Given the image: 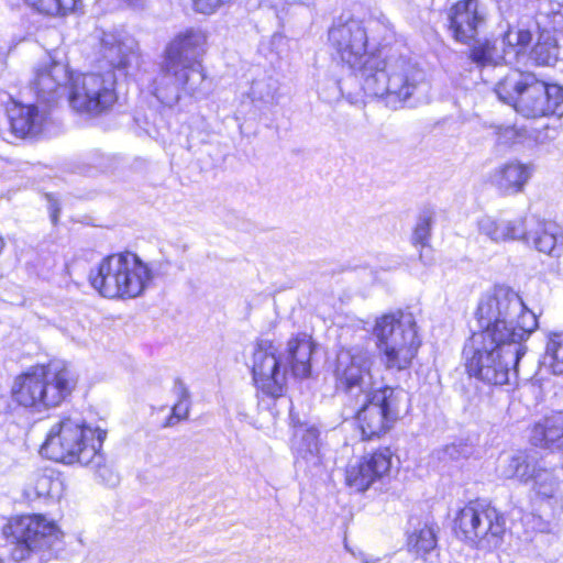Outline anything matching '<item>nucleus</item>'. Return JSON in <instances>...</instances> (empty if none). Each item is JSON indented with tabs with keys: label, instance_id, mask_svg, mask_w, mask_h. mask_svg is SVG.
<instances>
[{
	"label": "nucleus",
	"instance_id": "obj_41",
	"mask_svg": "<svg viewBox=\"0 0 563 563\" xmlns=\"http://www.w3.org/2000/svg\"><path fill=\"white\" fill-rule=\"evenodd\" d=\"M230 1L231 0H192V5L199 13L211 14Z\"/></svg>",
	"mask_w": 563,
	"mask_h": 563
},
{
	"label": "nucleus",
	"instance_id": "obj_10",
	"mask_svg": "<svg viewBox=\"0 0 563 563\" xmlns=\"http://www.w3.org/2000/svg\"><path fill=\"white\" fill-rule=\"evenodd\" d=\"M112 70L88 73L73 79L69 104L79 113L99 115L109 111L118 100Z\"/></svg>",
	"mask_w": 563,
	"mask_h": 563
},
{
	"label": "nucleus",
	"instance_id": "obj_45",
	"mask_svg": "<svg viewBox=\"0 0 563 563\" xmlns=\"http://www.w3.org/2000/svg\"><path fill=\"white\" fill-rule=\"evenodd\" d=\"M98 168L102 172H106L110 168L112 158L109 156H100L98 157Z\"/></svg>",
	"mask_w": 563,
	"mask_h": 563
},
{
	"label": "nucleus",
	"instance_id": "obj_33",
	"mask_svg": "<svg viewBox=\"0 0 563 563\" xmlns=\"http://www.w3.org/2000/svg\"><path fill=\"white\" fill-rule=\"evenodd\" d=\"M279 82L269 75L256 78L252 81L250 97L253 102L274 103L277 100Z\"/></svg>",
	"mask_w": 563,
	"mask_h": 563
},
{
	"label": "nucleus",
	"instance_id": "obj_46",
	"mask_svg": "<svg viewBox=\"0 0 563 563\" xmlns=\"http://www.w3.org/2000/svg\"><path fill=\"white\" fill-rule=\"evenodd\" d=\"M129 7L133 8V9H143L146 3H147V0H123Z\"/></svg>",
	"mask_w": 563,
	"mask_h": 563
},
{
	"label": "nucleus",
	"instance_id": "obj_5",
	"mask_svg": "<svg viewBox=\"0 0 563 563\" xmlns=\"http://www.w3.org/2000/svg\"><path fill=\"white\" fill-rule=\"evenodd\" d=\"M495 92L526 118L563 115V88L539 80L532 73L510 70L497 82Z\"/></svg>",
	"mask_w": 563,
	"mask_h": 563
},
{
	"label": "nucleus",
	"instance_id": "obj_21",
	"mask_svg": "<svg viewBox=\"0 0 563 563\" xmlns=\"http://www.w3.org/2000/svg\"><path fill=\"white\" fill-rule=\"evenodd\" d=\"M532 174L531 164L514 159L496 167L490 174V183L503 195H517L523 191Z\"/></svg>",
	"mask_w": 563,
	"mask_h": 563
},
{
	"label": "nucleus",
	"instance_id": "obj_14",
	"mask_svg": "<svg viewBox=\"0 0 563 563\" xmlns=\"http://www.w3.org/2000/svg\"><path fill=\"white\" fill-rule=\"evenodd\" d=\"M252 374L260 390L271 397L283 395L286 371L277 357V349L269 340H260L253 352Z\"/></svg>",
	"mask_w": 563,
	"mask_h": 563
},
{
	"label": "nucleus",
	"instance_id": "obj_35",
	"mask_svg": "<svg viewBox=\"0 0 563 563\" xmlns=\"http://www.w3.org/2000/svg\"><path fill=\"white\" fill-rule=\"evenodd\" d=\"M38 13L49 16H65L77 8L81 0H24Z\"/></svg>",
	"mask_w": 563,
	"mask_h": 563
},
{
	"label": "nucleus",
	"instance_id": "obj_12",
	"mask_svg": "<svg viewBox=\"0 0 563 563\" xmlns=\"http://www.w3.org/2000/svg\"><path fill=\"white\" fill-rule=\"evenodd\" d=\"M399 393L385 386L364 395V404L356 413L364 440L380 437L398 419Z\"/></svg>",
	"mask_w": 563,
	"mask_h": 563
},
{
	"label": "nucleus",
	"instance_id": "obj_19",
	"mask_svg": "<svg viewBox=\"0 0 563 563\" xmlns=\"http://www.w3.org/2000/svg\"><path fill=\"white\" fill-rule=\"evenodd\" d=\"M68 80L67 66L47 57L35 67L30 86L38 101L52 103L60 96Z\"/></svg>",
	"mask_w": 563,
	"mask_h": 563
},
{
	"label": "nucleus",
	"instance_id": "obj_9",
	"mask_svg": "<svg viewBox=\"0 0 563 563\" xmlns=\"http://www.w3.org/2000/svg\"><path fill=\"white\" fill-rule=\"evenodd\" d=\"M507 241H520L539 253L559 256V247L563 245V229L534 214L497 220L496 243Z\"/></svg>",
	"mask_w": 563,
	"mask_h": 563
},
{
	"label": "nucleus",
	"instance_id": "obj_2",
	"mask_svg": "<svg viewBox=\"0 0 563 563\" xmlns=\"http://www.w3.org/2000/svg\"><path fill=\"white\" fill-rule=\"evenodd\" d=\"M106 437L104 430L90 428L79 413L62 415L51 424L41 452L59 463L90 466L102 481L114 486L118 476L104 465L101 453Z\"/></svg>",
	"mask_w": 563,
	"mask_h": 563
},
{
	"label": "nucleus",
	"instance_id": "obj_34",
	"mask_svg": "<svg viewBox=\"0 0 563 563\" xmlns=\"http://www.w3.org/2000/svg\"><path fill=\"white\" fill-rule=\"evenodd\" d=\"M174 393L177 402L172 408L170 416L166 419L164 427H173L181 420H186L190 410V393L184 382L177 379L174 385Z\"/></svg>",
	"mask_w": 563,
	"mask_h": 563
},
{
	"label": "nucleus",
	"instance_id": "obj_26",
	"mask_svg": "<svg viewBox=\"0 0 563 563\" xmlns=\"http://www.w3.org/2000/svg\"><path fill=\"white\" fill-rule=\"evenodd\" d=\"M487 505L481 500L471 501L457 512L454 519L456 534L472 545H475L478 538V528Z\"/></svg>",
	"mask_w": 563,
	"mask_h": 563
},
{
	"label": "nucleus",
	"instance_id": "obj_44",
	"mask_svg": "<svg viewBox=\"0 0 563 563\" xmlns=\"http://www.w3.org/2000/svg\"><path fill=\"white\" fill-rule=\"evenodd\" d=\"M518 137V131L514 126H500L497 130V139L501 144H510Z\"/></svg>",
	"mask_w": 563,
	"mask_h": 563
},
{
	"label": "nucleus",
	"instance_id": "obj_20",
	"mask_svg": "<svg viewBox=\"0 0 563 563\" xmlns=\"http://www.w3.org/2000/svg\"><path fill=\"white\" fill-rule=\"evenodd\" d=\"M484 23L485 12L478 0H462L451 9L450 30L457 42L467 44L475 40Z\"/></svg>",
	"mask_w": 563,
	"mask_h": 563
},
{
	"label": "nucleus",
	"instance_id": "obj_36",
	"mask_svg": "<svg viewBox=\"0 0 563 563\" xmlns=\"http://www.w3.org/2000/svg\"><path fill=\"white\" fill-rule=\"evenodd\" d=\"M533 488L537 494L544 498H551L555 495L559 481L552 470L542 468L540 466L533 467L532 478Z\"/></svg>",
	"mask_w": 563,
	"mask_h": 563
},
{
	"label": "nucleus",
	"instance_id": "obj_50",
	"mask_svg": "<svg viewBox=\"0 0 563 563\" xmlns=\"http://www.w3.org/2000/svg\"><path fill=\"white\" fill-rule=\"evenodd\" d=\"M53 220L55 221L57 216L55 213L52 214Z\"/></svg>",
	"mask_w": 563,
	"mask_h": 563
},
{
	"label": "nucleus",
	"instance_id": "obj_24",
	"mask_svg": "<svg viewBox=\"0 0 563 563\" xmlns=\"http://www.w3.org/2000/svg\"><path fill=\"white\" fill-rule=\"evenodd\" d=\"M313 350L314 342L307 333H298L289 339L286 355L294 376L305 378L310 375Z\"/></svg>",
	"mask_w": 563,
	"mask_h": 563
},
{
	"label": "nucleus",
	"instance_id": "obj_40",
	"mask_svg": "<svg viewBox=\"0 0 563 563\" xmlns=\"http://www.w3.org/2000/svg\"><path fill=\"white\" fill-rule=\"evenodd\" d=\"M497 220L489 216H483L477 220V230L481 234L496 242Z\"/></svg>",
	"mask_w": 563,
	"mask_h": 563
},
{
	"label": "nucleus",
	"instance_id": "obj_3",
	"mask_svg": "<svg viewBox=\"0 0 563 563\" xmlns=\"http://www.w3.org/2000/svg\"><path fill=\"white\" fill-rule=\"evenodd\" d=\"M364 92L372 97H394L399 101L413 103L428 97L430 85L424 70L404 55L389 54L383 49L378 59L365 68L361 84Z\"/></svg>",
	"mask_w": 563,
	"mask_h": 563
},
{
	"label": "nucleus",
	"instance_id": "obj_22",
	"mask_svg": "<svg viewBox=\"0 0 563 563\" xmlns=\"http://www.w3.org/2000/svg\"><path fill=\"white\" fill-rule=\"evenodd\" d=\"M101 54L113 68L123 69L136 59V43L128 35L106 33L101 38Z\"/></svg>",
	"mask_w": 563,
	"mask_h": 563
},
{
	"label": "nucleus",
	"instance_id": "obj_27",
	"mask_svg": "<svg viewBox=\"0 0 563 563\" xmlns=\"http://www.w3.org/2000/svg\"><path fill=\"white\" fill-rule=\"evenodd\" d=\"M531 442L534 445L549 449H563V413L544 418L531 431Z\"/></svg>",
	"mask_w": 563,
	"mask_h": 563
},
{
	"label": "nucleus",
	"instance_id": "obj_37",
	"mask_svg": "<svg viewBox=\"0 0 563 563\" xmlns=\"http://www.w3.org/2000/svg\"><path fill=\"white\" fill-rule=\"evenodd\" d=\"M545 357L553 374L563 375V332L549 338Z\"/></svg>",
	"mask_w": 563,
	"mask_h": 563
},
{
	"label": "nucleus",
	"instance_id": "obj_8",
	"mask_svg": "<svg viewBox=\"0 0 563 563\" xmlns=\"http://www.w3.org/2000/svg\"><path fill=\"white\" fill-rule=\"evenodd\" d=\"M373 334L387 369L404 371L410 366L420 346L411 314L387 313L377 318Z\"/></svg>",
	"mask_w": 563,
	"mask_h": 563
},
{
	"label": "nucleus",
	"instance_id": "obj_23",
	"mask_svg": "<svg viewBox=\"0 0 563 563\" xmlns=\"http://www.w3.org/2000/svg\"><path fill=\"white\" fill-rule=\"evenodd\" d=\"M478 529L475 547L484 551H492L504 542L506 520L496 508L488 504Z\"/></svg>",
	"mask_w": 563,
	"mask_h": 563
},
{
	"label": "nucleus",
	"instance_id": "obj_1",
	"mask_svg": "<svg viewBox=\"0 0 563 563\" xmlns=\"http://www.w3.org/2000/svg\"><path fill=\"white\" fill-rule=\"evenodd\" d=\"M475 317L479 331L464 345L470 376L489 384L509 383L527 353L526 342L538 328V319L518 292L498 286L481 298Z\"/></svg>",
	"mask_w": 563,
	"mask_h": 563
},
{
	"label": "nucleus",
	"instance_id": "obj_48",
	"mask_svg": "<svg viewBox=\"0 0 563 563\" xmlns=\"http://www.w3.org/2000/svg\"><path fill=\"white\" fill-rule=\"evenodd\" d=\"M48 482H49V478H48V477H45V476H44V477H41V478L38 479V483H37V487H38V489H40V488H42V487H44V485H46Z\"/></svg>",
	"mask_w": 563,
	"mask_h": 563
},
{
	"label": "nucleus",
	"instance_id": "obj_25",
	"mask_svg": "<svg viewBox=\"0 0 563 563\" xmlns=\"http://www.w3.org/2000/svg\"><path fill=\"white\" fill-rule=\"evenodd\" d=\"M291 449L297 460L316 465L319 463V430L307 423L294 426Z\"/></svg>",
	"mask_w": 563,
	"mask_h": 563
},
{
	"label": "nucleus",
	"instance_id": "obj_11",
	"mask_svg": "<svg viewBox=\"0 0 563 563\" xmlns=\"http://www.w3.org/2000/svg\"><path fill=\"white\" fill-rule=\"evenodd\" d=\"M206 90L205 73L187 71L163 60L152 82V93L169 108L178 104L183 97L200 98Z\"/></svg>",
	"mask_w": 563,
	"mask_h": 563
},
{
	"label": "nucleus",
	"instance_id": "obj_49",
	"mask_svg": "<svg viewBox=\"0 0 563 563\" xmlns=\"http://www.w3.org/2000/svg\"><path fill=\"white\" fill-rule=\"evenodd\" d=\"M285 1L288 3H296V2H300L301 0H285Z\"/></svg>",
	"mask_w": 563,
	"mask_h": 563
},
{
	"label": "nucleus",
	"instance_id": "obj_17",
	"mask_svg": "<svg viewBox=\"0 0 563 563\" xmlns=\"http://www.w3.org/2000/svg\"><path fill=\"white\" fill-rule=\"evenodd\" d=\"M0 103L7 114L10 131L20 139L38 135L47 120V111L37 106L24 104L7 92H0Z\"/></svg>",
	"mask_w": 563,
	"mask_h": 563
},
{
	"label": "nucleus",
	"instance_id": "obj_42",
	"mask_svg": "<svg viewBox=\"0 0 563 563\" xmlns=\"http://www.w3.org/2000/svg\"><path fill=\"white\" fill-rule=\"evenodd\" d=\"M230 1L231 0H192V5L199 13L211 14Z\"/></svg>",
	"mask_w": 563,
	"mask_h": 563
},
{
	"label": "nucleus",
	"instance_id": "obj_15",
	"mask_svg": "<svg viewBox=\"0 0 563 563\" xmlns=\"http://www.w3.org/2000/svg\"><path fill=\"white\" fill-rule=\"evenodd\" d=\"M206 42V34L201 30L186 29L167 44L163 62L187 71L205 73L199 59L205 53Z\"/></svg>",
	"mask_w": 563,
	"mask_h": 563
},
{
	"label": "nucleus",
	"instance_id": "obj_29",
	"mask_svg": "<svg viewBox=\"0 0 563 563\" xmlns=\"http://www.w3.org/2000/svg\"><path fill=\"white\" fill-rule=\"evenodd\" d=\"M537 467L525 452H517L504 456L498 465L500 476L504 478H517L528 483L532 478V470Z\"/></svg>",
	"mask_w": 563,
	"mask_h": 563
},
{
	"label": "nucleus",
	"instance_id": "obj_30",
	"mask_svg": "<svg viewBox=\"0 0 563 563\" xmlns=\"http://www.w3.org/2000/svg\"><path fill=\"white\" fill-rule=\"evenodd\" d=\"M559 53L560 48L554 33L550 30H542L529 56L538 66H552L558 62Z\"/></svg>",
	"mask_w": 563,
	"mask_h": 563
},
{
	"label": "nucleus",
	"instance_id": "obj_13",
	"mask_svg": "<svg viewBox=\"0 0 563 563\" xmlns=\"http://www.w3.org/2000/svg\"><path fill=\"white\" fill-rule=\"evenodd\" d=\"M372 365L367 349L358 345L341 349L333 369L336 389L355 396L372 391Z\"/></svg>",
	"mask_w": 563,
	"mask_h": 563
},
{
	"label": "nucleus",
	"instance_id": "obj_43",
	"mask_svg": "<svg viewBox=\"0 0 563 563\" xmlns=\"http://www.w3.org/2000/svg\"><path fill=\"white\" fill-rule=\"evenodd\" d=\"M230 1L231 0H192V5L199 13L211 14Z\"/></svg>",
	"mask_w": 563,
	"mask_h": 563
},
{
	"label": "nucleus",
	"instance_id": "obj_6",
	"mask_svg": "<svg viewBox=\"0 0 563 563\" xmlns=\"http://www.w3.org/2000/svg\"><path fill=\"white\" fill-rule=\"evenodd\" d=\"M372 40L377 41L382 48L375 53H367V30L357 20H349L336 24L329 31V42L333 54L339 60L360 77L361 84L365 78V68L374 59H378L384 47L394 38L393 25L386 19L369 22Z\"/></svg>",
	"mask_w": 563,
	"mask_h": 563
},
{
	"label": "nucleus",
	"instance_id": "obj_31",
	"mask_svg": "<svg viewBox=\"0 0 563 563\" xmlns=\"http://www.w3.org/2000/svg\"><path fill=\"white\" fill-rule=\"evenodd\" d=\"M438 539L435 529L427 523L419 526L408 536V550L415 555L427 559L437 548Z\"/></svg>",
	"mask_w": 563,
	"mask_h": 563
},
{
	"label": "nucleus",
	"instance_id": "obj_4",
	"mask_svg": "<svg viewBox=\"0 0 563 563\" xmlns=\"http://www.w3.org/2000/svg\"><path fill=\"white\" fill-rule=\"evenodd\" d=\"M76 385L77 377L68 366L49 363L33 366L18 375L11 395L18 405L40 412L65 401Z\"/></svg>",
	"mask_w": 563,
	"mask_h": 563
},
{
	"label": "nucleus",
	"instance_id": "obj_7",
	"mask_svg": "<svg viewBox=\"0 0 563 563\" xmlns=\"http://www.w3.org/2000/svg\"><path fill=\"white\" fill-rule=\"evenodd\" d=\"M153 278L151 269L135 254H112L89 273L93 289L106 298H136Z\"/></svg>",
	"mask_w": 563,
	"mask_h": 563
},
{
	"label": "nucleus",
	"instance_id": "obj_32",
	"mask_svg": "<svg viewBox=\"0 0 563 563\" xmlns=\"http://www.w3.org/2000/svg\"><path fill=\"white\" fill-rule=\"evenodd\" d=\"M470 58L478 66L498 65L506 63L503 48L497 47L496 42L489 40L478 41L470 51Z\"/></svg>",
	"mask_w": 563,
	"mask_h": 563
},
{
	"label": "nucleus",
	"instance_id": "obj_39",
	"mask_svg": "<svg viewBox=\"0 0 563 563\" xmlns=\"http://www.w3.org/2000/svg\"><path fill=\"white\" fill-rule=\"evenodd\" d=\"M16 543L12 549L11 555L14 561H23L29 559L32 554L37 553L30 542H25V539L15 538Z\"/></svg>",
	"mask_w": 563,
	"mask_h": 563
},
{
	"label": "nucleus",
	"instance_id": "obj_47",
	"mask_svg": "<svg viewBox=\"0 0 563 563\" xmlns=\"http://www.w3.org/2000/svg\"><path fill=\"white\" fill-rule=\"evenodd\" d=\"M342 95V88L340 86V82H335L334 84V92H333V97H339Z\"/></svg>",
	"mask_w": 563,
	"mask_h": 563
},
{
	"label": "nucleus",
	"instance_id": "obj_28",
	"mask_svg": "<svg viewBox=\"0 0 563 563\" xmlns=\"http://www.w3.org/2000/svg\"><path fill=\"white\" fill-rule=\"evenodd\" d=\"M532 42V33L521 25L509 26L501 38V48L506 56V63L512 64L526 56L527 48Z\"/></svg>",
	"mask_w": 563,
	"mask_h": 563
},
{
	"label": "nucleus",
	"instance_id": "obj_16",
	"mask_svg": "<svg viewBox=\"0 0 563 563\" xmlns=\"http://www.w3.org/2000/svg\"><path fill=\"white\" fill-rule=\"evenodd\" d=\"M393 454L382 449L351 462L345 472L346 484L356 492H365L389 475Z\"/></svg>",
	"mask_w": 563,
	"mask_h": 563
},
{
	"label": "nucleus",
	"instance_id": "obj_38",
	"mask_svg": "<svg viewBox=\"0 0 563 563\" xmlns=\"http://www.w3.org/2000/svg\"><path fill=\"white\" fill-rule=\"evenodd\" d=\"M432 214L429 211L423 212L416 224L412 242L415 245L426 246L431 232Z\"/></svg>",
	"mask_w": 563,
	"mask_h": 563
},
{
	"label": "nucleus",
	"instance_id": "obj_18",
	"mask_svg": "<svg viewBox=\"0 0 563 563\" xmlns=\"http://www.w3.org/2000/svg\"><path fill=\"white\" fill-rule=\"evenodd\" d=\"M12 534L25 539L38 552L53 550L62 538L58 527L42 515L20 517L12 526Z\"/></svg>",
	"mask_w": 563,
	"mask_h": 563
}]
</instances>
